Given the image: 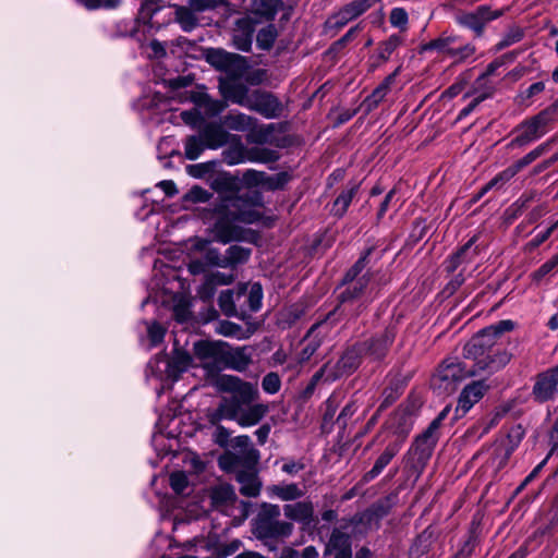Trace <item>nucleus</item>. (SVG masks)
Segmentation results:
<instances>
[{"label": "nucleus", "instance_id": "603ef678", "mask_svg": "<svg viewBox=\"0 0 558 558\" xmlns=\"http://www.w3.org/2000/svg\"><path fill=\"white\" fill-rule=\"evenodd\" d=\"M228 97L232 102L244 107V102L251 100V93H248V89L244 85H234L230 89Z\"/></svg>", "mask_w": 558, "mask_h": 558}, {"label": "nucleus", "instance_id": "ddd939ff", "mask_svg": "<svg viewBox=\"0 0 558 558\" xmlns=\"http://www.w3.org/2000/svg\"><path fill=\"white\" fill-rule=\"evenodd\" d=\"M558 393V366L536 377L532 395L537 402H546Z\"/></svg>", "mask_w": 558, "mask_h": 558}, {"label": "nucleus", "instance_id": "3c124183", "mask_svg": "<svg viewBox=\"0 0 558 558\" xmlns=\"http://www.w3.org/2000/svg\"><path fill=\"white\" fill-rule=\"evenodd\" d=\"M262 300H263V289L262 286L257 282L253 283L250 287L248 291V307L252 312H257L262 306Z\"/></svg>", "mask_w": 558, "mask_h": 558}, {"label": "nucleus", "instance_id": "774afa93", "mask_svg": "<svg viewBox=\"0 0 558 558\" xmlns=\"http://www.w3.org/2000/svg\"><path fill=\"white\" fill-rule=\"evenodd\" d=\"M357 410V405L355 404V402H350L348 403L343 409L342 411L340 412L338 418H337V423L342 427L344 428L347 426V422L350 417L353 416V414L356 412Z\"/></svg>", "mask_w": 558, "mask_h": 558}, {"label": "nucleus", "instance_id": "473e14b6", "mask_svg": "<svg viewBox=\"0 0 558 558\" xmlns=\"http://www.w3.org/2000/svg\"><path fill=\"white\" fill-rule=\"evenodd\" d=\"M271 494L281 500H295L304 495V492L294 483L274 485L269 488Z\"/></svg>", "mask_w": 558, "mask_h": 558}, {"label": "nucleus", "instance_id": "a878e982", "mask_svg": "<svg viewBox=\"0 0 558 558\" xmlns=\"http://www.w3.org/2000/svg\"><path fill=\"white\" fill-rule=\"evenodd\" d=\"M192 356L184 351L175 350L172 357L166 362L167 377L177 380L191 365Z\"/></svg>", "mask_w": 558, "mask_h": 558}, {"label": "nucleus", "instance_id": "c9c22d12", "mask_svg": "<svg viewBox=\"0 0 558 558\" xmlns=\"http://www.w3.org/2000/svg\"><path fill=\"white\" fill-rule=\"evenodd\" d=\"M551 142H546L534 149H532L530 153H527L524 157L512 163V166L515 168V170L519 172L533 161H535L537 158H539L542 155L547 153L550 149Z\"/></svg>", "mask_w": 558, "mask_h": 558}, {"label": "nucleus", "instance_id": "49530a36", "mask_svg": "<svg viewBox=\"0 0 558 558\" xmlns=\"http://www.w3.org/2000/svg\"><path fill=\"white\" fill-rule=\"evenodd\" d=\"M234 497V492L229 485H219L211 493V498L216 504H227L232 501Z\"/></svg>", "mask_w": 558, "mask_h": 558}, {"label": "nucleus", "instance_id": "9b49d317", "mask_svg": "<svg viewBox=\"0 0 558 558\" xmlns=\"http://www.w3.org/2000/svg\"><path fill=\"white\" fill-rule=\"evenodd\" d=\"M377 2L378 0H354L332 14L328 19L327 24L331 28L340 29L344 27L349 22L359 17L368 9L374 7Z\"/></svg>", "mask_w": 558, "mask_h": 558}, {"label": "nucleus", "instance_id": "2eb2a0df", "mask_svg": "<svg viewBox=\"0 0 558 558\" xmlns=\"http://www.w3.org/2000/svg\"><path fill=\"white\" fill-rule=\"evenodd\" d=\"M251 354L246 347L243 348H230L225 342L223 357L221 371L225 368H231L238 372L245 371L251 364Z\"/></svg>", "mask_w": 558, "mask_h": 558}, {"label": "nucleus", "instance_id": "6e6d98bb", "mask_svg": "<svg viewBox=\"0 0 558 558\" xmlns=\"http://www.w3.org/2000/svg\"><path fill=\"white\" fill-rule=\"evenodd\" d=\"M216 289L217 287L215 283L209 279L208 276H206L204 282L197 289V295L202 301L209 302L213 300L216 293Z\"/></svg>", "mask_w": 558, "mask_h": 558}, {"label": "nucleus", "instance_id": "4d7b16f0", "mask_svg": "<svg viewBox=\"0 0 558 558\" xmlns=\"http://www.w3.org/2000/svg\"><path fill=\"white\" fill-rule=\"evenodd\" d=\"M187 485V476L184 472H174L170 475V486L177 494H183Z\"/></svg>", "mask_w": 558, "mask_h": 558}, {"label": "nucleus", "instance_id": "20e7f679", "mask_svg": "<svg viewBox=\"0 0 558 558\" xmlns=\"http://www.w3.org/2000/svg\"><path fill=\"white\" fill-rule=\"evenodd\" d=\"M475 373V371L465 369L461 362L448 359L433 375L430 386L438 396H448L456 391L463 379L474 376Z\"/></svg>", "mask_w": 558, "mask_h": 558}, {"label": "nucleus", "instance_id": "0e129e2a", "mask_svg": "<svg viewBox=\"0 0 558 558\" xmlns=\"http://www.w3.org/2000/svg\"><path fill=\"white\" fill-rule=\"evenodd\" d=\"M210 196L211 194L208 191L199 186H194L186 194V199L195 203H205L209 201Z\"/></svg>", "mask_w": 558, "mask_h": 558}, {"label": "nucleus", "instance_id": "69168bd1", "mask_svg": "<svg viewBox=\"0 0 558 558\" xmlns=\"http://www.w3.org/2000/svg\"><path fill=\"white\" fill-rule=\"evenodd\" d=\"M514 328V323L510 319L500 320L495 325L487 327L488 332H493L497 338L504 332L511 331Z\"/></svg>", "mask_w": 558, "mask_h": 558}, {"label": "nucleus", "instance_id": "79ce46f5", "mask_svg": "<svg viewBox=\"0 0 558 558\" xmlns=\"http://www.w3.org/2000/svg\"><path fill=\"white\" fill-rule=\"evenodd\" d=\"M216 331L225 337H233L236 339L245 338L242 327L229 320L219 322Z\"/></svg>", "mask_w": 558, "mask_h": 558}, {"label": "nucleus", "instance_id": "ea45409f", "mask_svg": "<svg viewBox=\"0 0 558 558\" xmlns=\"http://www.w3.org/2000/svg\"><path fill=\"white\" fill-rule=\"evenodd\" d=\"M234 448L240 449V452L250 460H257L258 451L252 447L251 438L247 435H241L233 439Z\"/></svg>", "mask_w": 558, "mask_h": 558}, {"label": "nucleus", "instance_id": "4c0bfd02", "mask_svg": "<svg viewBox=\"0 0 558 558\" xmlns=\"http://www.w3.org/2000/svg\"><path fill=\"white\" fill-rule=\"evenodd\" d=\"M391 506L392 504L389 497L378 500L364 513L363 520L371 522L374 519L378 521L388 513Z\"/></svg>", "mask_w": 558, "mask_h": 558}, {"label": "nucleus", "instance_id": "7ed1b4c3", "mask_svg": "<svg viewBox=\"0 0 558 558\" xmlns=\"http://www.w3.org/2000/svg\"><path fill=\"white\" fill-rule=\"evenodd\" d=\"M557 111V107L553 105L519 123L513 130L515 136L509 142L507 147L510 149L525 147L541 138L547 133L548 124L553 121V117Z\"/></svg>", "mask_w": 558, "mask_h": 558}, {"label": "nucleus", "instance_id": "a18cd8bd", "mask_svg": "<svg viewBox=\"0 0 558 558\" xmlns=\"http://www.w3.org/2000/svg\"><path fill=\"white\" fill-rule=\"evenodd\" d=\"M489 362H485V359L478 361V367L481 369L489 368L492 371L498 369L505 366L510 361V355L507 352H500L495 357H489Z\"/></svg>", "mask_w": 558, "mask_h": 558}, {"label": "nucleus", "instance_id": "338daca9", "mask_svg": "<svg viewBox=\"0 0 558 558\" xmlns=\"http://www.w3.org/2000/svg\"><path fill=\"white\" fill-rule=\"evenodd\" d=\"M214 426L216 427L213 434L214 441L220 447L227 446L230 438V432L220 424Z\"/></svg>", "mask_w": 558, "mask_h": 558}, {"label": "nucleus", "instance_id": "bf43d9fd", "mask_svg": "<svg viewBox=\"0 0 558 558\" xmlns=\"http://www.w3.org/2000/svg\"><path fill=\"white\" fill-rule=\"evenodd\" d=\"M390 24L395 27L404 28L408 24V13L402 8H395L390 12Z\"/></svg>", "mask_w": 558, "mask_h": 558}, {"label": "nucleus", "instance_id": "dca6fc26", "mask_svg": "<svg viewBox=\"0 0 558 558\" xmlns=\"http://www.w3.org/2000/svg\"><path fill=\"white\" fill-rule=\"evenodd\" d=\"M522 434L520 428H518L514 436L509 434L507 441L502 440L495 446L493 462L496 464L497 469H502L507 464L510 456L519 445Z\"/></svg>", "mask_w": 558, "mask_h": 558}, {"label": "nucleus", "instance_id": "0eeeda50", "mask_svg": "<svg viewBox=\"0 0 558 558\" xmlns=\"http://www.w3.org/2000/svg\"><path fill=\"white\" fill-rule=\"evenodd\" d=\"M504 14L502 10H493L489 5H480L473 11H461L456 14V23L474 33L475 37H482L488 23Z\"/></svg>", "mask_w": 558, "mask_h": 558}, {"label": "nucleus", "instance_id": "c756f323", "mask_svg": "<svg viewBox=\"0 0 558 558\" xmlns=\"http://www.w3.org/2000/svg\"><path fill=\"white\" fill-rule=\"evenodd\" d=\"M206 148L207 145L202 133L199 135H191L185 140L184 155L189 160H196Z\"/></svg>", "mask_w": 558, "mask_h": 558}, {"label": "nucleus", "instance_id": "39448f33", "mask_svg": "<svg viewBox=\"0 0 558 558\" xmlns=\"http://www.w3.org/2000/svg\"><path fill=\"white\" fill-rule=\"evenodd\" d=\"M392 341L393 335L385 331L369 341L354 345L351 350L347 351L342 356L341 362L344 367L356 368L360 363L356 360L357 356L369 359L371 361L381 360L386 355Z\"/></svg>", "mask_w": 558, "mask_h": 558}, {"label": "nucleus", "instance_id": "423d86ee", "mask_svg": "<svg viewBox=\"0 0 558 558\" xmlns=\"http://www.w3.org/2000/svg\"><path fill=\"white\" fill-rule=\"evenodd\" d=\"M426 49L436 50L437 52L451 59L454 63H462L473 57L476 48L471 43H461V37L453 34H442L438 38L432 40Z\"/></svg>", "mask_w": 558, "mask_h": 558}, {"label": "nucleus", "instance_id": "c85d7f7f", "mask_svg": "<svg viewBox=\"0 0 558 558\" xmlns=\"http://www.w3.org/2000/svg\"><path fill=\"white\" fill-rule=\"evenodd\" d=\"M223 122L230 130L245 132L255 125L256 119L245 113L239 112L235 114L226 116Z\"/></svg>", "mask_w": 558, "mask_h": 558}, {"label": "nucleus", "instance_id": "f257e3e1", "mask_svg": "<svg viewBox=\"0 0 558 558\" xmlns=\"http://www.w3.org/2000/svg\"><path fill=\"white\" fill-rule=\"evenodd\" d=\"M215 387L220 392L231 393L232 398L222 397L218 407L207 412V420L211 425H218L223 420L235 421L239 404H251L259 397L255 384L243 381L232 375L218 376Z\"/></svg>", "mask_w": 558, "mask_h": 558}, {"label": "nucleus", "instance_id": "f8f14e48", "mask_svg": "<svg viewBox=\"0 0 558 558\" xmlns=\"http://www.w3.org/2000/svg\"><path fill=\"white\" fill-rule=\"evenodd\" d=\"M371 279V276L368 274L361 277L353 286L348 287L339 296L340 304L333 310V312L329 313L327 319H330L331 317L339 315H352L356 316L357 313L352 311V305L355 300H357L366 286L368 284Z\"/></svg>", "mask_w": 558, "mask_h": 558}, {"label": "nucleus", "instance_id": "f704fd0d", "mask_svg": "<svg viewBox=\"0 0 558 558\" xmlns=\"http://www.w3.org/2000/svg\"><path fill=\"white\" fill-rule=\"evenodd\" d=\"M518 171L515 168L511 165L498 174H496L483 189L482 194L486 193L487 191L492 189H502L515 174Z\"/></svg>", "mask_w": 558, "mask_h": 558}, {"label": "nucleus", "instance_id": "cd10ccee", "mask_svg": "<svg viewBox=\"0 0 558 558\" xmlns=\"http://www.w3.org/2000/svg\"><path fill=\"white\" fill-rule=\"evenodd\" d=\"M287 518L308 523L313 517V505L310 501H299L283 507Z\"/></svg>", "mask_w": 558, "mask_h": 558}, {"label": "nucleus", "instance_id": "864d4df0", "mask_svg": "<svg viewBox=\"0 0 558 558\" xmlns=\"http://www.w3.org/2000/svg\"><path fill=\"white\" fill-rule=\"evenodd\" d=\"M240 482H242V486L240 492L242 495L247 497H256L259 494L260 485L254 477H243L241 476Z\"/></svg>", "mask_w": 558, "mask_h": 558}, {"label": "nucleus", "instance_id": "2f4dec72", "mask_svg": "<svg viewBox=\"0 0 558 558\" xmlns=\"http://www.w3.org/2000/svg\"><path fill=\"white\" fill-rule=\"evenodd\" d=\"M357 190L359 184L354 183L351 184L347 190L341 192V194L333 202L332 211L335 213V215L342 216L347 211Z\"/></svg>", "mask_w": 558, "mask_h": 558}, {"label": "nucleus", "instance_id": "bb28decb", "mask_svg": "<svg viewBox=\"0 0 558 558\" xmlns=\"http://www.w3.org/2000/svg\"><path fill=\"white\" fill-rule=\"evenodd\" d=\"M475 241V238L470 239L456 254L445 262L448 272H453L461 264L472 260L476 255V250L473 248Z\"/></svg>", "mask_w": 558, "mask_h": 558}, {"label": "nucleus", "instance_id": "680f3d73", "mask_svg": "<svg viewBox=\"0 0 558 558\" xmlns=\"http://www.w3.org/2000/svg\"><path fill=\"white\" fill-rule=\"evenodd\" d=\"M492 96V92H483L478 94L466 107H464L458 114V119L462 120L468 117L482 101Z\"/></svg>", "mask_w": 558, "mask_h": 558}, {"label": "nucleus", "instance_id": "58836bf2", "mask_svg": "<svg viewBox=\"0 0 558 558\" xmlns=\"http://www.w3.org/2000/svg\"><path fill=\"white\" fill-rule=\"evenodd\" d=\"M402 44V39L398 35H391L389 38L383 43H380L378 47V59L381 62H386L389 60L390 56L395 52V50Z\"/></svg>", "mask_w": 558, "mask_h": 558}, {"label": "nucleus", "instance_id": "e433bc0d", "mask_svg": "<svg viewBox=\"0 0 558 558\" xmlns=\"http://www.w3.org/2000/svg\"><path fill=\"white\" fill-rule=\"evenodd\" d=\"M322 324L323 323H317V324L313 325L311 327V329L308 330L307 335L305 336L304 341L306 342V344L302 349V352H301V356H300L301 362L308 361L312 357V355L316 352V350L319 348L320 341L315 340L313 338V335H314L315 330L320 327Z\"/></svg>", "mask_w": 558, "mask_h": 558}, {"label": "nucleus", "instance_id": "5701e85b", "mask_svg": "<svg viewBox=\"0 0 558 558\" xmlns=\"http://www.w3.org/2000/svg\"><path fill=\"white\" fill-rule=\"evenodd\" d=\"M438 435L435 429L427 427L415 440L414 451L421 463H425L432 456L433 450L437 444Z\"/></svg>", "mask_w": 558, "mask_h": 558}, {"label": "nucleus", "instance_id": "1a4fd4ad", "mask_svg": "<svg viewBox=\"0 0 558 558\" xmlns=\"http://www.w3.org/2000/svg\"><path fill=\"white\" fill-rule=\"evenodd\" d=\"M266 509L270 510V515L259 517L255 523L254 533L258 538H272L278 536H288L292 531V525L287 522L272 520V517L279 515V507L269 505Z\"/></svg>", "mask_w": 558, "mask_h": 558}, {"label": "nucleus", "instance_id": "72a5a7b5", "mask_svg": "<svg viewBox=\"0 0 558 558\" xmlns=\"http://www.w3.org/2000/svg\"><path fill=\"white\" fill-rule=\"evenodd\" d=\"M194 10L186 7H180L175 11V21L180 24L181 28L190 33L198 25L197 17L195 16Z\"/></svg>", "mask_w": 558, "mask_h": 558}, {"label": "nucleus", "instance_id": "e2e57ef3", "mask_svg": "<svg viewBox=\"0 0 558 558\" xmlns=\"http://www.w3.org/2000/svg\"><path fill=\"white\" fill-rule=\"evenodd\" d=\"M371 254V250L353 265V267L345 274L344 281H353L366 266L367 256Z\"/></svg>", "mask_w": 558, "mask_h": 558}, {"label": "nucleus", "instance_id": "13d9d810", "mask_svg": "<svg viewBox=\"0 0 558 558\" xmlns=\"http://www.w3.org/2000/svg\"><path fill=\"white\" fill-rule=\"evenodd\" d=\"M281 381L276 373H268L262 381V387L267 393L274 395L279 391Z\"/></svg>", "mask_w": 558, "mask_h": 558}, {"label": "nucleus", "instance_id": "f03ea898", "mask_svg": "<svg viewBox=\"0 0 558 558\" xmlns=\"http://www.w3.org/2000/svg\"><path fill=\"white\" fill-rule=\"evenodd\" d=\"M221 208L226 209L227 217L220 218L214 227L216 240L227 244L242 239V230L230 225V221L254 223L260 215L252 208L248 198L241 195H227L222 198Z\"/></svg>", "mask_w": 558, "mask_h": 558}, {"label": "nucleus", "instance_id": "aec40b11", "mask_svg": "<svg viewBox=\"0 0 558 558\" xmlns=\"http://www.w3.org/2000/svg\"><path fill=\"white\" fill-rule=\"evenodd\" d=\"M251 248L241 245H231L223 256H217L214 265L222 268H234L240 264H244L251 256Z\"/></svg>", "mask_w": 558, "mask_h": 558}, {"label": "nucleus", "instance_id": "4be33fe9", "mask_svg": "<svg viewBox=\"0 0 558 558\" xmlns=\"http://www.w3.org/2000/svg\"><path fill=\"white\" fill-rule=\"evenodd\" d=\"M497 337L487 331V327L478 331L472 340L465 345L464 350L469 355L475 359L483 356L496 342Z\"/></svg>", "mask_w": 558, "mask_h": 558}, {"label": "nucleus", "instance_id": "6ab92c4d", "mask_svg": "<svg viewBox=\"0 0 558 558\" xmlns=\"http://www.w3.org/2000/svg\"><path fill=\"white\" fill-rule=\"evenodd\" d=\"M241 405L242 404H239L235 422L242 427H250L258 424L269 411L268 405L264 403H254L248 405L246 409H241Z\"/></svg>", "mask_w": 558, "mask_h": 558}, {"label": "nucleus", "instance_id": "393cba45", "mask_svg": "<svg viewBox=\"0 0 558 558\" xmlns=\"http://www.w3.org/2000/svg\"><path fill=\"white\" fill-rule=\"evenodd\" d=\"M229 147L222 151V159L229 166L247 161V148L239 135H233L228 143Z\"/></svg>", "mask_w": 558, "mask_h": 558}, {"label": "nucleus", "instance_id": "6e6552de", "mask_svg": "<svg viewBox=\"0 0 558 558\" xmlns=\"http://www.w3.org/2000/svg\"><path fill=\"white\" fill-rule=\"evenodd\" d=\"M225 342L201 340L194 343V355L208 374L221 371Z\"/></svg>", "mask_w": 558, "mask_h": 558}, {"label": "nucleus", "instance_id": "4468645a", "mask_svg": "<svg viewBox=\"0 0 558 558\" xmlns=\"http://www.w3.org/2000/svg\"><path fill=\"white\" fill-rule=\"evenodd\" d=\"M488 388L485 380H475L466 385L459 396L456 412L464 415L484 397Z\"/></svg>", "mask_w": 558, "mask_h": 558}, {"label": "nucleus", "instance_id": "412c9836", "mask_svg": "<svg viewBox=\"0 0 558 558\" xmlns=\"http://www.w3.org/2000/svg\"><path fill=\"white\" fill-rule=\"evenodd\" d=\"M400 68H398L393 73L389 74L374 90L367 96L362 107L366 112H371L378 107V105L385 99L387 94L389 93L391 85L395 83L396 77L399 73Z\"/></svg>", "mask_w": 558, "mask_h": 558}, {"label": "nucleus", "instance_id": "7c9ffc66", "mask_svg": "<svg viewBox=\"0 0 558 558\" xmlns=\"http://www.w3.org/2000/svg\"><path fill=\"white\" fill-rule=\"evenodd\" d=\"M279 159V154L275 149L266 147L247 148V161L268 163Z\"/></svg>", "mask_w": 558, "mask_h": 558}, {"label": "nucleus", "instance_id": "8fccbe9b", "mask_svg": "<svg viewBox=\"0 0 558 558\" xmlns=\"http://www.w3.org/2000/svg\"><path fill=\"white\" fill-rule=\"evenodd\" d=\"M233 294L234 293L232 290H225L219 294V298H218L219 307L228 316H231L235 313V304H234V300H233Z\"/></svg>", "mask_w": 558, "mask_h": 558}, {"label": "nucleus", "instance_id": "b1692460", "mask_svg": "<svg viewBox=\"0 0 558 558\" xmlns=\"http://www.w3.org/2000/svg\"><path fill=\"white\" fill-rule=\"evenodd\" d=\"M327 551L333 553L335 558H352L350 536L339 530H335L327 544Z\"/></svg>", "mask_w": 558, "mask_h": 558}, {"label": "nucleus", "instance_id": "a211bd4d", "mask_svg": "<svg viewBox=\"0 0 558 558\" xmlns=\"http://www.w3.org/2000/svg\"><path fill=\"white\" fill-rule=\"evenodd\" d=\"M401 445L402 442L399 440L390 442L385 448L384 452L377 458L374 466L363 475L362 481L364 483H368L376 478L383 472V470L390 463L393 457H396L397 453L400 451Z\"/></svg>", "mask_w": 558, "mask_h": 558}, {"label": "nucleus", "instance_id": "a19ab883", "mask_svg": "<svg viewBox=\"0 0 558 558\" xmlns=\"http://www.w3.org/2000/svg\"><path fill=\"white\" fill-rule=\"evenodd\" d=\"M277 38V29L274 25H267L257 33V45L259 48L268 50L272 47Z\"/></svg>", "mask_w": 558, "mask_h": 558}, {"label": "nucleus", "instance_id": "c03bdc74", "mask_svg": "<svg viewBox=\"0 0 558 558\" xmlns=\"http://www.w3.org/2000/svg\"><path fill=\"white\" fill-rule=\"evenodd\" d=\"M393 421L397 422L398 426V430L401 433V434H408L412 427V415L411 413L408 411L407 408H400L396 411L395 415H393Z\"/></svg>", "mask_w": 558, "mask_h": 558}, {"label": "nucleus", "instance_id": "5fc2aeb1", "mask_svg": "<svg viewBox=\"0 0 558 558\" xmlns=\"http://www.w3.org/2000/svg\"><path fill=\"white\" fill-rule=\"evenodd\" d=\"M291 177L288 172H279L275 175L265 178V185L269 190H279L282 189L289 181Z\"/></svg>", "mask_w": 558, "mask_h": 558}, {"label": "nucleus", "instance_id": "09e8293b", "mask_svg": "<svg viewBox=\"0 0 558 558\" xmlns=\"http://www.w3.org/2000/svg\"><path fill=\"white\" fill-rule=\"evenodd\" d=\"M166 328L159 323L154 322L147 325V335L150 342V347H157L163 341L166 336Z\"/></svg>", "mask_w": 558, "mask_h": 558}, {"label": "nucleus", "instance_id": "37998d69", "mask_svg": "<svg viewBox=\"0 0 558 558\" xmlns=\"http://www.w3.org/2000/svg\"><path fill=\"white\" fill-rule=\"evenodd\" d=\"M275 128L272 124L255 128V125L248 130L247 141L254 144H264L268 141L269 136L274 132Z\"/></svg>", "mask_w": 558, "mask_h": 558}, {"label": "nucleus", "instance_id": "f3484780", "mask_svg": "<svg viewBox=\"0 0 558 558\" xmlns=\"http://www.w3.org/2000/svg\"><path fill=\"white\" fill-rule=\"evenodd\" d=\"M202 136L209 149H218L229 143L233 134L227 132L218 123H208L202 131Z\"/></svg>", "mask_w": 558, "mask_h": 558}, {"label": "nucleus", "instance_id": "de8ad7c7", "mask_svg": "<svg viewBox=\"0 0 558 558\" xmlns=\"http://www.w3.org/2000/svg\"><path fill=\"white\" fill-rule=\"evenodd\" d=\"M523 38V32L518 28L513 27L510 28L504 37L500 39V41L496 45V50L500 51L515 43H519Z\"/></svg>", "mask_w": 558, "mask_h": 558}, {"label": "nucleus", "instance_id": "9d476101", "mask_svg": "<svg viewBox=\"0 0 558 558\" xmlns=\"http://www.w3.org/2000/svg\"><path fill=\"white\" fill-rule=\"evenodd\" d=\"M244 107L266 119L278 118L282 112V105L279 99L272 94L259 89L251 93V100L244 102Z\"/></svg>", "mask_w": 558, "mask_h": 558}, {"label": "nucleus", "instance_id": "052dcab7", "mask_svg": "<svg viewBox=\"0 0 558 558\" xmlns=\"http://www.w3.org/2000/svg\"><path fill=\"white\" fill-rule=\"evenodd\" d=\"M225 0H190V7L196 12H204L209 9H215L222 5Z\"/></svg>", "mask_w": 558, "mask_h": 558}]
</instances>
